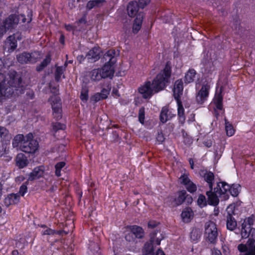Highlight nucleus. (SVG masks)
Masks as SVG:
<instances>
[{"label":"nucleus","mask_w":255,"mask_h":255,"mask_svg":"<svg viewBox=\"0 0 255 255\" xmlns=\"http://www.w3.org/2000/svg\"><path fill=\"white\" fill-rule=\"evenodd\" d=\"M114 54V52L113 50H109L105 54V56H108L110 57V60L100 69L103 78H112L114 74L115 67L114 65L115 59L114 56H112Z\"/></svg>","instance_id":"nucleus-7"},{"label":"nucleus","mask_w":255,"mask_h":255,"mask_svg":"<svg viewBox=\"0 0 255 255\" xmlns=\"http://www.w3.org/2000/svg\"><path fill=\"white\" fill-rule=\"evenodd\" d=\"M12 255H19L18 251L17 250L13 251L12 252Z\"/></svg>","instance_id":"nucleus-64"},{"label":"nucleus","mask_w":255,"mask_h":255,"mask_svg":"<svg viewBox=\"0 0 255 255\" xmlns=\"http://www.w3.org/2000/svg\"><path fill=\"white\" fill-rule=\"evenodd\" d=\"M240 204L234 203L230 204L228 206L226 209L227 217H233L236 215L240 212Z\"/></svg>","instance_id":"nucleus-26"},{"label":"nucleus","mask_w":255,"mask_h":255,"mask_svg":"<svg viewBox=\"0 0 255 255\" xmlns=\"http://www.w3.org/2000/svg\"><path fill=\"white\" fill-rule=\"evenodd\" d=\"M65 27L68 31H73L74 29V27L70 24L65 25Z\"/></svg>","instance_id":"nucleus-58"},{"label":"nucleus","mask_w":255,"mask_h":255,"mask_svg":"<svg viewBox=\"0 0 255 255\" xmlns=\"http://www.w3.org/2000/svg\"><path fill=\"white\" fill-rule=\"evenodd\" d=\"M138 120L141 124H143L144 120V109L143 108H140L139 110Z\"/></svg>","instance_id":"nucleus-50"},{"label":"nucleus","mask_w":255,"mask_h":255,"mask_svg":"<svg viewBox=\"0 0 255 255\" xmlns=\"http://www.w3.org/2000/svg\"><path fill=\"white\" fill-rule=\"evenodd\" d=\"M164 238L162 234L157 237V233H153L150 235V243L145 244L143 254L144 255H148L151 253L153 250V245H159L161 241Z\"/></svg>","instance_id":"nucleus-10"},{"label":"nucleus","mask_w":255,"mask_h":255,"mask_svg":"<svg viewBox=\"0 0 255 255\" xmlns=\"http://www.w3.org/2000/svg\"><path fill=\"white\" fill-rule=\"evenodd\" d=\"M27 184H28V181L25 182L20 187L19 193V194L23 196L24 194L27 192Z\"/></svg>","instance_id":"nucleus-48"},{"label":"nucleus","mask_w":255,"mask_h":255,"mask_svg":"<svg viewBox=\"0 0 255 255\" xmlns=\"http://www.w3.org/2000/svg\"><path fill=\"white\" fill-rule=\"evenodd\" d=\"M16 165L20 168L25 167L28 164V160L25 155L23 153H19L15 158Z\"/></svg>","instance_id":"nucleus-27"},{"label":"nucleus","mask_w":255,"mask_h":255,"mask_svg":"<svg viewBox=\"0 0 255 255\" xmlns=\"http://www.w3.org/2000/svg\"><path fill=\"white\" fill-rule=\"evenodd\" d=\"M201 235L202 232L200 229L197 228L193 229L190 233L191 240L195 243L197 242L200 239Z\"/></svg>","instance_id":"nucleus-34"},{"label":"nucleus","mask_w":255,"mask_h":255,"mask_svg":"<svg viewBox=\"0 0 255 255\" xmlns=\"http://www.w3.org/2000/svg\"><path fill=\"white\" fill-rule=\"evenodd\" d=\"M158 223L155 221H150L148 223V226L149 228H154L157 226Z\"/></svg>","instance_id":"nucleus-55"},{"label":"nucleus","mask_w":255,"mask_h":255,"mask_svg":"<svg viewBox=\"0 0 255 255\" xmlns=\"http://www.w3.org/2000/svg\"><path fill=\"white\" fill-rule=\"evenodd\" d=\"M49 87L54 95L51 97L49 101L51 102L52 108L53 110V114L56 120H59L62 117L61 103L59 98L57 96L58 89L55 87L52 89V86L50 84Z\"/></svg>","instance_id":"nucleus-5"},{"label":"nucleus","mask_w":255,"mask_h":255,"mask_svg":"<svg viewBox=\"0 0 255 255\" xmlns=\"http://www.w3.org/2000/svg\"><path fill=\"white\" fill-rule=\"evenodd\" d=\"M225 121V129L227 135L229 136H231L235 133V129L233 126L226 119Z\"/></svg>","instance_id":"nucleus-40"},{"label":"nucleus","mask_w":255,"mask_h":255,"mask_svg":"<svg viewBox=\"0 0 255 255\" xmlns=\"http://www.w3.org/2000/svg\"><path fill=\"white\" fill-rule=\"evenodd\" d=\"M204 180L208 184L210 189H213V183L214 181V175L212 172L206 171L203 175Z\"/></svg>","instance_id":"nucleus-31"},{"label":"nucleus","mask_w":255,"mask_h":255,"mask_svg":"<svg viewBox=\"0 0 255 255\" xmlns=\"http://www.w3.org/2000/svg\"><path fill=\"white\" fill-rule=\"evenodd\" d=\"M20 196L18 194H8L4 199V204L8 207L10 205L17 204L19 202Z\"/></svg>","instance_id":"nucleus-18"},{"label":"nucleus","mask_w":255,"mask_h":255,"mask_svg":"<svg viewBox=\"0 0 255 255\" xmlns=\"http://www.w3.org/2000/svg\"><path fill=\"white\" fill-rule=\"evenodd\" d=\"M43 229L41 231V234L43 235H53L56 232L50 228L46 227L44 225L41 226Z\"/></svg>","instance_id":"nucleus-46"},{"label":"nucleus","mask_w":255,"mask_h":255,"mask_svg":"<svg viewBox=\"0 0 255 255\" xmlns=\"http://www.w3.org/2000/svg\"><path fill=\"white\" fill-rule=\"evenodd\" d=\"M44 170L43 166L35 167L29 174L28 180L32 181L41 177L43 175Z\"/></svg>","instance_id":"nucleus-17"},{"label":"nucleus","mask_w":255,"mask_h":255,"mask_svg":"<svg viewBox=\"0 0 255 255\" xmlns=\"http://www.w3.org/2000/svg\"><path fill=\"white\" fill-rule=\"evenodd\" d=\"M223 97L221 94V91L220 90L219 93L215 94L214 99V102L215 104L216 108L218 110H222L223 108Z\"/></svg>","instance_id":"nucleus-32"},{"label":"nucleus","mask_w":255,"mask_h":255,"mask_svg":"<svg viewBox=\"0 0 255 255\" xmlns=\"http://www.w3.org/2000/svg\"><path fill=\"white\" fill-rule=\"evenodd\" d=\"M171 76V66L167 62L161 71L153 79L152 83L145 82L138 88V92L144 99H149L156 93L163 90L166 86Z\"/></svg>","instance_id":"nucleus-2"},{"label":"nucleus","mask_w":255,"mask_h":255,"mask_svg":"<svg viewBox=\"0 0 255 255\" xmlns=\"http://www.w3.org/2000/svg\"><path fill=\"white\" fill-rule=\"evenodd\" d=\"M155 255H165L162 250L159 249L156 252Z\"/></svg>","instance_id":"nucleus-60"},{"label":"nucleus","mask_w":255,"mask_h":255,"mask_svg":"<svg viewBox=\"0 0 255 255\" xmlns=\"http://www.w3.org/2000/svg\"><path fill=\"white\" fill-rule=\"evenodd\" d=\"M26 140V135L18 134L15 136L13 139L12 144L13 148L19 149L21 150V146Z\"/></svg>","instance_id":"nucleus-19"},{"label":"nucleus","mask_w":255,"mask_h":255,"mask_svg":"<svg viewBox=\"0 0 255 255\" xmlns=\"http://www.w3.org/2000/svg\"><path fill=\"white\" fill-rule=\"evenodd\" d=\"M211 87L210 83L206 82L204 83L201 88L199 89V83L196 82L195 88L197 91L196 100L198 104H203L207 100Z\"/></svg>","instance_id":"nucleus-6"},{"label":"nucleus","mask_w":255,"mask_h":255,"mask_svg":"<svg viewBox=\"0 0 255 255\" xmlns=\"http://www.w3.org/2000/svg\"><path fill=\"white\" fill-rule=\"evenodd\" d=\"M84 57L83 55H79L78 57H77V59L78 60H79L80 61V62H81L82 61L84 60Z\"/></svg>","instance_id":"nucleus-62"},{"label":"nucleus","mask_w":255,"mask_h":255,"mask_svg":"<svg viewBox=\"0 0 255 255\" xmlns=\"http://www.w3.org/2000/svg\"><path fill=\"white\" fill-rule=\"evenodd\" d=\"M227 228L230 231H233L237 227V222L233 217H227Z\"/></svg>","instance_id":"nucleus-37"},{"label":"nucleus","mask_w":255,"mask_h":255,"mask_svg":"<svg viewBox=\"0 0 255 255\" xmlns=\"http://www.w3.org/2000/svg\"><path fill=\"white\" fill-rule=\"evenodd\" d=\"M150 2V0H138L139 6L143 8Z\"/></svg>","instance_id":"nucleus-53"},{"label":"nucleus","mask_w":255,"mask_h":255,"mask_svg":"<svg viewBox=\"0 0 255 255\" xmlns=\"http://www.w3.org/2000/svg\"><path fill=\"white\" fill-rule=\"evenodd\" d=\"M215 191L219 194V197L223 200H227L229 197L230 185L224 182H219Z\"/></svg>","instance_id":"nucleus-12"},{"label":"nucleus","mask_w":255,"mask_h":255,"mask_svg":"<svg viewBox=\"0 0 255 255\" xmlns=\"http://www.w3.org/2000/svg\"><path fill=\"white\" fill-rule=\"evenodd\" d=\"M7 152L8 149H7V144L6 143H2L0 145V157L5 154H7Z\"/></svg>","instance_id":"nucleus-49"},{"label":"nucleus","mask_w":255,"mask_h":255,"mask_svg":"<svg viewBox=\"0 0 255 255\" xmlns=\"http://www.w3.org/2000/svg\"><path fill=\"white\" fill-rule=\"evenodd\" d=\"M188 176V173L185 172L179 177V182L181 184H183L189 192L193 193L196 191L197 187L196 185L190 180Z\"/></svg>","instance_id":"nucleus-13"},{"label":"nucleus","mask_w":255,"mask_h":255,"mask_svg":"<svg viewBox=\"0 0 255 255\" xmlns=\"http://www.w3.org/2000/svg\"><path fill=\"white\" fill-rule=\"evenodd\" d=\"M143 18V13L141 12L138 13L133 25L132 30L133 33H136L140 30L142 20Z\"/></svg>","instance_id":"nucleus-22"},{"label":"nucleus","mask_w":255,"mask_h":255,"mask_svg":"<svg viewBox=\"0 0 255 255\" xmlns=\"http://www.w3.org/2000/svg\"><path fill=\"white\" fill-rule=\"evenodd\" d=\"M16 35H10L5 41L4 48L9 53L13 52L17 47V44L16 40Z\"/></svg>","instance_id":"nucleus-15"},{"label":"nucleus","mask_w":255,"mask_h":255,"mask_svg":"<svg viewBox=\"0 0 255 255\" xmlns=\"http://www.w3.org/2000/svg\"><path fill=\"white\" fill-rule=\"evenodd\" d=\"M110 89H103L100 93H97L92 97V99L97 102L106 99L110 93Z\"/></svg>","instance_id":"nucleus-24"},{"label":"nucleus","mask_w":255,"mask_h":255,"mask_svg":"<svg viewBox=\"0 0 255 255\" xmlns=\"http://www.w3.org/2000/svg\"><path fill=\"white\" fill-rule=\"evenodd\" d=\"M206 194L208 197L209 201L211 205L215 206L218 204V198L219 196V194H217V192L215 191V189H214V192L212 191V190L210 189V191L206 192Z\"/></svg>","instance_id":"nucleus-28"},{"label":"nucleus","mask_w":255,"mask_h":255,"mask_svg":"<svg viewBox=\"0 0 255 255\" xmlns=\"http://www.w3.org/2000/svg\"><path fill=\"white\" fill-rule=\"evenodd\" d=\"M218 236L216 225L212 221L207 222L205 225V237L210 244H215Z\"/></svg>","instance_id":"nucleus-8"},{"label":"nucleus","mask_w":255,"mask_h":255,"mask_svg":"<svg viewBox=\"0 0 255 255\" xmlns=\"http://www.w3.org/2000/svg\"><path fill=\"white\" fill-rule=\"evenodd\" d=\"M65 67L62 66H58L56 67L55 73V78L57 81H59L62 76H63V78L64 77L63 72L65 70Z\"/></svg>","instance_id":"nucleus-41"},{"label":"nucleus","mask_w":255,"mask_h":255,"mask_svg":"<svg viewBox=\"0 0 255 255\" xmlns=\"http://www.w3.org/2000/svg\"><path fill=\"white\" fill-rule=\"evenodd\" d=\"M176 101L178 106V116L179 118V121L181 122H184L185 118L184 116V109L182 105V102L180 99L176 100Z\"/></svg>","instance_id":"nucleus-33"},{"label":"nucleus","mask_w":255,"mask_h":255,"mask_svg":"<svg viewBox=\"0 0 255 255\" xmlns=\"http://www.w3.org/2000/svg\"><path fill=\"white\" fill-rule=\"evenodd\" d=\"M65 165L64 162H60L55 165V175L57 176H61V170Z\"/></svg>","instance_id":"nucleus-44"},{"label":"nucleus","mask_w":255,"mask_h":255,"mask_svg":"<svg viewBox=\"0 0 255 255\" xmlns=\"http://www.w3.org/2000/svg\"><path fill=\"white\" fill-rule=\"evenodd\" d=\"M125 239L127 241L132 242L134 241L135 237H134L132 232L130 231V233L126 235Z\"/></svg>","instance_id":"nucleus-52"},{"label":"nucleus","mask_w":255,"mask_h":255,"mask_svg":"<svg viewBox=\"0 0 255 255\" xmlns=\"http://www.w3.org/2000/svg\"><path fill=\"white\" fill-rule=\"evenodd\" d=\"M38 143L33 139L32 133L26 135V140L21 146V150L28 153H34L38 149Z\"/></svg>","instance_id":"nucleus-9"},{"label":"nucleus","mask_w":255,"mask_h":255,"mask_svg":"<svg viewBox=\"0 0 255 255\" xmlns=\"http://www.w3.org/2000/svg\"><path fill=\"white\" fill-rule=\"evenodd\" d=\"M156 139L159 142L162 143L164 140L163 134L162 132L158 133Z\"/></svg>","instance_id":"nucleus-54"},{"label":"nucleus","mask_w":255,"mask_h":255,"mask_svg":"<svg viewBox=\"0 0 255 255\" xmlns=\"http://www.w3.org/2000/svg\"><path fill=\"white\" fill-rule=\"evenodd\" d=\"M101 49L99 47H95L90 50L86 55V57L93 61H96L100 58Z\"/></svg>","instance_id":"nucleus-20"},{"label":"nucleus","mask_w":255,"mask_h":255,"mask_svg":"<svg viewBox=\"0 0 255 255\" xmlns=\"http://www.w3.org/2000/svg\"><path fill=\"white\" fill-rule=\"evenodd\" d=\"M24 92L21 78L14 71L6 76L0 73V102L3 99L15 97Z\"/></svg>","instance_id":"nucleus-1"},{"label":"nucleus","mask_w":255,"mask_h":255,"mask_svg":"<svg viewBox=\"0 0 255 255\" xmlns=\"http://www.w3.org/2000/svg\"><path fill=\"white\" fill-rule=\"evenodd\" d=\"M222 249L224 254L225 255H227L229 252V248L226 246H224L222 247Z\"/></svg>","instance_id":"nucleus-57"},{"label":"nucleus","mask_w":255,"mask_h":255,"mask_svg":"<svg viewBox=\"0 0 255 255\" xmlns=\"http://www.w3.org/2000/svg\"><path fill=\"white\" fill-rule=\"evenodd\" d=\"M53 128L55 130L59 129H64L65 128V125L59 123H56L53 125Z\"/></svg>","instance_id":"nucleus-51"},{"label":"nucleus","mask_w":255,"mask_h":255,"mask_svg":"<svg viewBox=\"0 0 255 255\" xmlns=\"http://www.w3.org/2000/svg\"><path fill=\"white\" fill-rule=\"evenodd\" d=\"M198 205L200 207H203L206 205V200L205 196L202 195H199L197 200Z\"/></svg>","instance_id":"nucleus-47"},{"label":"nucleus","mask_w":255,"mask_h":255,"mask_svg":"<svg viewBox=\"0 0 255 255\" xmlns=\"http://www.w3.org/2000/svg\"><path fill=\"white\" fill-rule=\"evenodd\" d=\"M80 99L84 103H86L88 99V90L85 88H83L81 92Z\"/></svg>","instance_id":"nucleus-45"},{"label":"nucleus","mask_w":255,"mask_h":255,"mask_svg":"<svg viewBox=\"0 0 255 255\" xmlns=\"http://www.w3.org/2000/svg\"><path fill=\"white\" fill-rule=\"evenodd\" d=\"M31 16L32 13L30 10L28 12L27 18H26L23 14L19 15L15 14H10L2 22H0V34L3 35L7 30L14 28L18 24L20 19L23 23L30 22L32 20Z\"/></svg>","instance_id":"nucleus-3"},{"label":"nucleus","mask_w":255,"mask_h":255,"mask_svg":"<svg viewBox=\"0 0 255 255\" xmlns=\"http://www.w3.org/2000/svg\"><path fill=\"white\" fill-rule=\"evenodd\" d=\"M183 90V83L182 79L175 81L174 89L173 96L175 100L180 99V96L182 95Z\"/></svg>","instance_id":"nucleus-16"},{"label":"nucleus","mask_w":255,"mask_h":255,"mask_svg":"<svg viewBox=\"0 0 255 255\" xmlns=\"http://www.w3.org/2000/svg\"><path fill=\"white\" fill-rule=\"evenodd\" d=\"M240 191L241 186L239 184H233L231 186H230L229 195L231 194L234 197H236Z\"/></svg>","instance_id":"nucleus-38"},{"label":"nucleus","mask_w":255,"mask_h":255,"mask_svg":"<svg viewBox=\"0 0 255 255\" xmlns=\"http://www.w3.org/2000/svg\"><path fill=\"white\" fill-rule=\"evenodd\" d=\"M186 192L184 190L179 192L177 198L175 199V204L177 205L181 204L186 198Z\"/></svg>","instance_id":"nucleus-42"},{"label":"nucleus","mask_w":255,"mask_h":255,"mask_svg":"<svg viewBox=\"0 0 255 255\" xmlns=\"http://www.w3.org/2000/svg\"><path fill=\"white\" fill-rule=\"evenodd\" d=\"M102 5V1L100 0H90L87 4L86 8L90 10L94 8L100 7Z\"/></svg>","instance_id":"nucleus-39"},{"label":"nucleus","mask_w":255,"mask_h":255,"mask_svg":"<svg viewBox=\"0 0 255 255\" xmlns=\"http://www.w3.org/2000/svg\"><path fill=\"white\" fill-rule=\"evenodd\" d=\"M0 136L6 141H9L11 138V136L9 134L8 130L4 127H0Z\"/></svg>","instance_id":"nucleus-36"},{"label":"nucleus","mask_w":255,"mask_h":255,"mask_svg":"<svg viewBox=\"0 0 255 255\" xmlns=\"http://www.w3.org/2000/svg\"><path fill=\"white\" fill-rule=\"evenodd\" d=\"M194 213L190 208H186L183 210L181 213L182 221L184 223H189L193 219Z\"/></svg>","instance_id":"nucleus-25"},{"label":"nucleus","mask_w":255,"mask_h":255,"mask_svg":"<svg viewBox=\"0 0 255 255\" xmlns=\"http://www.w3.org/2000/svg\"><path fill=\"white\" fill-rule=\"evenodd\" d=\"M238 249L242 253L241 255H255L254 249L252 246L241 244L238 245Z\"/></svg>","instance_id":"nucleus-21"},{"label":"nucleus","mask_w":255,"mask_h":255,"mask_svg":"<svg viewBox=\"0 0 255 255\" xmlns=\"http://www.w3.org/2000/svg\"><path fill=\"white\" fill-rule=\"evenodd\" d=\"M176 115L175 112L174 110L169 109L167 107L162 108L160 115V120L162 123H165Z\"/></svg>","instance_id":"nucleus-14"},{"label":"nucleus","mask_w":255,"mask_h":255,"mask_svg":"<svg viewBox=\"0 0 255 255\" xmlns=\"http://www.w3.org/2000/svg\"><path fill=\"white\" fill-rule=\"evenodd\" d=\"M13 35H16V41L17 40H20L21 39L22 37H21V35L20 34H18V33H15V34H14Z\"/></svg>","instance_id":"nucleus-61"},{"label":"nucleus","mask_w":255,"mask_h":255,"mask_svg":"<svg viewBox=\"0 0 255 255\" xmlns=\"http://www.w3.org/2000/svg\"><path fill=\"white\" fill-rule=\"evenodd\" d=\"M25 179V178L23 176H18L16 178V182H22Z\"/></svg>","instance_id":"nucleus-59"},{"label":"nucleus","mask_w":255,"mask_h":255,"mask_svg":"<svg viewBox=\"0 0 255 255\" xmlns=\"http://www.w3.org/2000/svg\"><path fill=\"white\" fill-rule=\"evenodd\" d=\"M51 61V57L50 55L46 56V58L37 67V71H41L45 67H46Z\"/></svg>","instance_id":"nucleus-43"},{"label":"nucleus","mask_w":255,"mask_h":255,"mask_svg":"<svg viewBox=\"0 0 255 255\" xmlns=\"http://www.w3.org/2000/svg\"><path fill=\"white\" fill-rule=\"evenodd\" d=\"M197 73L194 69H189L185 74L184 82L186 84H189L194 81Z\"/></svg>","instance_id":"nucleus-29"},{"label":"nucleus","mask_w":255,"mask_h":255,"mask_svg":"<svg viewBox=\"0 0 255 255\" xmlns=\"http://www.w3.org/2000/svg\"><path fill=\"white\" fill-rule=\"evenodd\" d=\"M40 58L38 52H34L31 53L23 52L17 55V60L21 64L34 63Z\"/></svg>","instance_id":"nucleus-11"},{"label":"nucleus","mask_w":255,"mask_h":255,"mask_svg":"<svg viewBox=\"0 0 255 255\" xmlns=\"http://www.w3.org/2000/svg\"><path fill=\"white\" fill-rule=\"evenodd\" d=\"M204 144L206 146L209 147H211L212 146V142L211 141H207V142H204Z\"/></svg>","instance_id":"nucleus-63"},{"label":"nucleus","mask_w":255,"mask_h":255,"mask_svg":"<svg viewBox=\"0 0 255 255\" xmlns=\"http://www.w3.org/2000/svg\"><path fill=\"white\" fill-rule=\"evenodd\" d=\"M255 221V218L251 216L244 220L242 224L241 236L243 238H249L247 242V246H252L255 242V229L251 228Z\"/></svg>","instance_id":"nucleus-4"},{"label":"nucleus","mask_w":255,"mask_h":255,"mask_svg":"<svg viewBox=\"0 0 255 255\" xmlns=\"http://www.w3.org/2000/svg\"><path fill=\"white\" fill-rule=\"evenodd\" d=\"M138 6L136 1H131L129 2L127 6V11L128 15L130 17L137 16L138 14Z\"/></svg>","instance_id":"nucleus-23"},{"label":"nucleus","mask_w":255,"mask_h":255,"mask_svg":"<svg viewBox=\"0 0 255 255\" xmlns=\"http://www.w3.org/2000/svg\"><path fill=\"white\" fill-rule=\"evenodd\" d=\"M101 74V70H100V69H95L90 72V77L93 81H99L103 78Z\"/></svg>","instance_id":"nucleus-35"},{"label":"nucleus","mask_w":255,"mask_h":255,"mask_svg":"<svg viewBox=\"0 0 255 255\" xmlns=\"http://www.w3.org/2000/svg\"><path fill=\"white\" fill-rule=\"evenodd\" d=\"M212 255H221V253L220 250L214 248L212 251Z\"/></svg>","instance_id":"nucleus-56"},{"label":"nucleus","mask_w":255,"mask_h":255,"mask_svg":"<svg viewBox=\"0 0 255 255\" xmlns=\"http://www.w3.org/2000/svg\"><path fill=\"white\" fill-rule=\"evenodd\" d=\"M129 230L132 232L135 238H141L143 237V230L140 227L134 225L128 227Z\"/></svg>","instance_id":"nucleus-30"}]
</instances>
